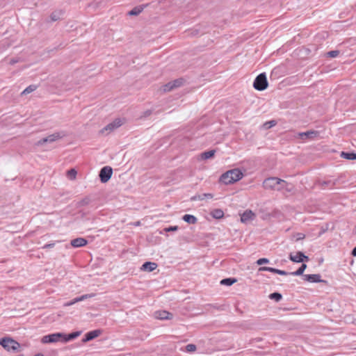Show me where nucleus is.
Segmentation results:
<instances>
[{
	"label": "nucleus",
	"mask_w": 356,
	"mask_h": 356,
	"mask_svg": "<svg viewBox=\"0 0 356 356\" xmlns=\"http://www.w3.org/2000/svg\"><path fill=\"white\" fill-rule=\"evenodd\" d=\"M81 334V331L74 332L68 334L62 332L53 333L44 336L41 339V342L42 343H52L56 342L67 343L77 338Z\"/></svg>",
	"instance_id": "1"
},
{
	"label": "nucleus",
	"mask_w": 356,
	"mask_h": 356,
	"mask_svg": "<svg viewBox=\"0 0 356 356\" xmlns=\"http://www.w3.org/2000/svg\"><path fill=\"white\" fill-rule=\"evenodd\" d=\"M243 177L242 171L239 168H234L223 173L220 177V181L229 185L241 180Z\"/></svg>",
	"instance_id": "2"
},
{
	"label": "nucleus",
	"mask_w": 356,
	"mask_h": 356,
	"mask_svg": "<svg viewBox=\"0 0 356 356\" xmlns=\"http://www.w3.org/2000/svg\"><path fill=\"white\" fill-rule=\"evenodd\" d=\"M285 181L277 178V177H270L266 179L263 182V186L266 189H276L280 190L284 184H285Z\"/></svg>",
	"instance_id": "3"
},
{
	"label": "nucleus",
	"mask_w": 356,
	"mask_h": 356,
	"mask_svg": "<svg viewBox=\"0 0 356 356\" xmlns=\"http://www.w3.org/2000/svg\"><path fill=\"white\" fill-rule=\"evenodd\" d=\"M0 345L8 351H17L20 348L19 343L10 337L0 339Z\"/></svg>",
	"instance_id": "4"
},
{
	"label": "nucleus",
	"mask_w": 356,
	"mask_h": 356,
	"mask_svg": "<svg viewBox=\"0 0 356 356\" xmlns=\"http://www.w3.org/2000/svg\"><path fill=\"white\" fill-rule=\"evenodd\" d=\"M268 81L266 75L265 73L259 74L254 79L253 83V87L259 91L264 90L268 87Z\"/></svg>",
	"instance_id": "5"
},
{
	"label": "nucleus",
	"mask_w": 356,
	"mask_h": 356,
	"mask_svg": "<svg viewBox=\"0 0 356 356\" xmlns=\"http://www.w3.org/2000/svg\"><path fill=\"white\" fill-rule=\"evenodd\" d=\"M64 136L65 134L62 132H56L38 140L36 143V145L40 146L44 145L46 143H53L58 140V139L62 138Z\"/></svg>",
	"instance_id": "6"
},
{
	"label": "nucleus",
	"mask_w": 356,
	"mask_h": 356,
	"mask_svg": "<svg viewBox=\"0 0 356 356\" xmlns=\"http://www.w3.org/2000/svg\"><path fill=\"white\" fill-rule=\"evenodd\" d=\"M113 170L109 166L102 168L99 172L100 180L102 183L107 182L111 177Z\"/></svg>",
	"instance_id": "7"
},
{
	"label": "nucleus",
	"mask_w": 356,
	"mask_h": 356,
	"mask_svg": "<svg viewBox=\"0 0 356 356\" xmlns=\"http://www.w3.org/2000/svg\"><path fill=\"white\" fill-rule=\"evenodd\" d=\"M182 83H183V79H176V80H174L172 81H170V82L165 84L162 87V90L163 92H170L172 90H173L174 88L179 87L180 86L182 85Z\"/></svg>",
	"instance_id": "8"
},
{
	"label": "nucleus",
	"mask_w": 356,
	"mask_h": 356,
	"mask_svg": "<svg viewBox=\"0 0 356 356\" xmlns=\"http://www.w3.org/2000/svg\"><path fill=\"white\" fill-rule=\"evenodd\" d=\"M256 218V214L251 210H246L241 215V221L243 223H249L254 220Z\"/></svg>",
	"instance_id": "9"
},
{
	"label": "nucleus",
	"mask_w": 356,
	"mask_h": 356,
	"mask_svg": "<svg viewBox=\"0 0 356 356\" xmlns=\"http://www.w3.org/2000/svg\"><path fill=\"white\" fill-rule=\"evenodd\" d=\"M289 259L293 262L300 263L304 261H308L309 258L305 255L302 252H297L296 254H290Z\"/></svg>",
	"instance_id": "10"
},
{
	"label": "nucleus",
	"mask_w": 356,
	"mask_h": 356,
	"mask_svg": "<svg viewBox=\"0 0 356 356\" xmlns=\"http://www.w3.org/2000/svg\"><path fill=\"white\" fill-rule=\"evenodd\" d=\"M154 316L156 318L160 320H167L172 318V314L165 310L156 311L154 312Z\"/></svg>",
	"instance_id": "11"
},
{
	"label": "nucleus",
	"mask_w": 356,
	"mask_h": 356,
	"mask_svg": "<svg viewBox=\"0 0 356 356\" xmlns=\"http://www.w3.org/2000/svg\"><path fill=\"white\" fill-rule=\"evenodd\" d=\"M102 334V331L100 330H95L90 331L86 334L85 337L82 339V341L86 343L89 341L97 337H99Z\"/></svg>",
	"instance_id": "12"
},
{
	"label": "nucleus",
	"mask_w": 356,
	"mask_h": 356,
	"mask_svg": "<svg viewBox=\"0 0 356 356\" xmlns=\"http://www.w3.org/2000/svg\"><path fill=\"white\" fill-rule=\"evenodd\" d=\"M304 279L307 282L313 283L323 282V280L321 279V275L319 274L305 275Z\"/></svg>",
	"instance_id": "13"
},
{
	"label": "nucleus",
	"mask_w": 356,
	"mask_h": 356,
	"mask_svg": "<svg viewBox=\"0 0 356 356\" xmlns=\"http://www.w3.org/2000/svg\"><path fill=\"white\" fill-rule=\"evenodd\" d=\"M70 243L74 248H81L85 246L88 243V241L83 238H76L72 240Z\"/></svg>",
	"instance_id": "14"
},
{
	"label": "nucleus",
	"mask_w": 356,
	"mask_h": 356,
	"mask_svg": "<svg viewBox=\"0 0 356 356\" xmlns=\"http://www.w3.org/2000/svg\"><path fill=\"white\" fill-rule=\"evenodd\" d=\"M259 271H268V272L275 273H277V274H279L281 275H286L288 274V273L284 270L276 269V268H274L272 267H266V266L260 267L259 268Z\"/></svg>",
	"instance_id": "15"
},
{
	"label": "nucleus",
	"mask_w": 356,
	"mask_h": 356,
	"mask_svg": "<svg viewBox=\"0 0 356 356\" xmlns=\"http://www.w3.org/2000/svg\"><path fill=\"white\" fill-rule=\"evenodd\" d=\"M213 197V195L212 193H203L201 195H196L193 196L191 200L192 201L196 200H211Z\"/></svg>",
	"instance_id": "16"
},
{
	"label": "nucleus",
	"mask_w": 356,
	"mask_h": 356,
	"mask_svg": "<svg viewBox=\"0 0 356 356\" xmlns=\"http://www.w3.org/2000/svg\"><path fill=\"white\" fill-rule=\"evenodd\" d=\"M157 267V264L154 262L147 261L144 263L141 267L143 270L152 272Z\"/></svg>",
	"instance_id": "17"
},
{
	"label": "nucleus",
	"mask_w": 356,
	"mask_h": 356,
	"mask_svg": "<svg viewBox=\"0 0 356 356\" xmlns=\"http://www.w3.org/2000/svg\"><path fill=\"white\" fill-rule=\"evenodd\" d=\"M318 135V132L315 131H309L306 132L300 133L299 136L301 138H303L304 137H307L309 138H314Z\"/></svg>",
	"instance_id": "18"
},
{
	"label": "nucleus",
	"mask_w": 356,
	"mask_h": 356,
	"mask_svg": "<svg viewBox=\"0 0 356 356\" xmlns=\"http://www.w3.org/2000/svg\"><path fill=\"white\" fill-rule=\"evenodd\" d=\"M182 219L189 224H195L197 222V218L190 214L184 215Z\"/></svg>",
	"instance_id": "19"
},
{
	"label": "nucleus",
	"mask_w": 356,
	"mask_h": 356,
	"mask_svg": "<svg viewBox=\"0 0 356 356\" xmlns=\"http://www.w3.org/2000/svg\"><path fill=\"white\" fill-rule=\"evenodd\" d=\"M211 215L216 219H220L223 217L224 212L220 209H216L211 211Z\"/></svg>",
	"instance_id": "20"
},
{
	"label": "nucleus",
	"mask_w": 356,
	"mask_h": 356,
	"mask_svg": "<svg viewBox=\"0 0 356 356\" xmlns=\"http://www.w3.org/2000/svg\"><path fill=\"white\" fill-rule=\"evenodd\" d=\"M216 153V151L215 150H209V151H207V152H204L203 153L201 154V159H209L211 157H213L214 156Z\"/></svg>",
	"instance_id": "21"
},
{
	"label": "nucleus",
	"mask_w": 356,
	"mask_h": 356,
	"mask_svg": "<svg viewBox=\"0 0 356 356\" xmlns=\"http://www.w3.org/2000/svg\"><path fill=\"white\" fill-rule=\"evenodd\" d=\"M306 268H307V265L305 264H302L301 265V266L296 271L292 272L290 274L293 276L302 275L303 274L305 270L306 269Z\"/></svg>",
	"instance_id": "22"
},
{
	"label": "nucleus",
	"mask_w": 356,
	"mask_h": 356,
	"mask_svg": "<svg viewBox=\"0 0 356 356\" xmlns=\"http://www.w3.org/2000/svg\"><path fill=\"white\" fill-rule=\"evenodd\" d=\"M341 156L344 159H348V160H355L356 159V154L351 152H341Z\"/></svg>",
	"instance_id": "23"
},
{
	"label": "nucleus",
	"mask_w": 356,
	"mask_h": 356,
	"mask_svg": "<svg viewBox=\"0 0 356 356\" xmlns=\"http://www.w3.org/2000/svg\"><path fill=\"white\" fill-rule=\"evenodd\" d=\"M236 279L234 278H226L220 281V284L226 286H231L236 282Z\"/></svg>",
	"instance_id": "24"
},
{
	"label": "nucleus",
	"mask_w": 356,
	"mask_h": 356,
	"mask_svg": "<svg viewBox=\"0 0 356 356\" xmlns=\"http://www.w3.org/2000/svg\"><path fill=\"white\" fill-rule=\"evenodd\" d=\"M116 128L115 127V125L113 124V122H111L109 123L108 124H107L105 127H104L101 132L102 134H104V132H111L112 131H113L114 129H115Z\"/></svg>",
	"instance_id": "25"
},
{
	"label": "nucleus",
	"mask_w": 356,
	"mask_h": 356,
	"mask_svg": "<svg viewBox=\"0 0 356 356\" xmlns=\"http://www.w3.org/2000/svg\"><path fill=\"white\" fill-rule=\"evenodd\" d=\"M90 202H91L90 198L89 197H86L83 198L81 200H80L77 203V205H78V207L86 206V205L89 204Z\"/></svg>",
	"instance_id": "26"
},
{
	"label": "nucleus",
	"mask_w": 356,
	"mask_h": 356,
	"mask_svg": "<svg viewBox=\"0 0 356 356\" xmlns=\"http://www.w3.org/2000/svg\"><path fill=\"white\" fill-rule=\"evenodd\" d=\"M94 296H95L94 293L85 294V295L81 296L79 297L75 298V301H77V302L83 301L88 298H90Z\"/></svg>",
	"instance_id": "27"
},
{
	"label": "nucleus",
	"mask_w": 356,
	"mask_h": 356,
	"mask_svg": "<svg viewBox=\"0 0 356 356\" xmlns=\"http://www.w3.org/2000/svg\"><path fill=\"white\" fill-rule=\"evenodd\" d=\"M37 87L35 85H31L26 88L22 92V95L29 94L36 90Z\"/></svg>",
	"instance_id": "28"
},
{
	"label": "nucleus",
	"mask_w": 356,
	"mask_h": 356,
	"mask_svg": "<svg viewBox=\"0 0 356 356\" xmlns=\"http://www.w3.org/2000/svg\"><path fill=\"white\" fill-rule=\"evenodd\" d=\"M143 11V8L140 7H135L128 13L129 15H138Z\"/></svg>",
	"instance_id": "29"
},
{
	"label": "nucleus",
	"mask_w": 356,
	"mask_h": 356,
	"mask_svg": "<svg viewBox=\"0 0 356 356\" xmlns=\"http://www.w3.org/2000/svg\"><path fill=\"white\" fill-rule=\"evenodd\" d=\"M67 176L70 179L73 180L76 178V171L74 169H70L67 171Z\"/></svg>",
	"instance_id": "30"
},
{
	"label": "nucleus",
	"mask_w": 356,
	"mask_h": 356,
	"mask_svg": "<svg viewBox=\"0 0 356 356\" xmlns=\"http://www.w3.org/2000/svg\"><path fill=\"white\" fill-rule=\"evenodd\" d=\"M269 298L270 299H274L276 301H280L282 299V296L279 293H273L270 294Z\"/></svg>",
	"instance_id": "31"
},
{
	"label": "nucleus",
	"mask_w": 356,
	"mask_h": 356,
	"mask_svg": "<svg viewBox=\"0 0 356 356\" xmlns=\"http://www.w3.org/2000/svg\"><path fill=\"white\" fill-rule=\"evenodd\" d=\"M276 124V122L275 120H270L265 122L264 124V127L265 129H270L274 127Z\"/></svg>",
	"instance_id": "32"
},
{
	"label": "nucleus",
	"mask_w": 356,
	"mask_h": 356,
	"mask_svg": "<svg viewBox=\"0 0 356 356\" xmlns=\"http://www.w3.org/2000/svg\"><path fill=\"white\" fill-rule=\"evenodd\" d=\"M196 350V346L192 343L188 344L186 346V350L187 352H194Z\"/></svg>",
	"instance_id": "33"
},
{
	"label": "nucleus",
	"mask_w": 356,
	"mask_h": 356,
	"mask_svg": "<svg viewBox=\"0 0 356 356\" xmlns=\"http://www.w3.org/2000/svg\"><path fill=\"white\" fill-rule=\"evenodd\" d=\"M339 54V51L337 50L330 51L327 53V56L331 58H335Z\"/></svg>",
	"instance_id": "34"
},
{
	"label": "nucleus",
	"mask_w": 356,
	"mask_h": 356,
	"mask_svg": "<svg viewBox=\"0 0 356 356\" xmlns=\"http://www.w3.org/2000/svg\"><path fill=\"white\" fill-rule=\"evenodd\" d=\"M177 230H178V227L177 226H170V227H165L163 229V231L165 232H175V231H177Z\"/></svg>",
	"instance_id": "35"
},
{
	"label": "nucleus",
	"mask_w": 356,
	"mask_h": 356,
	"mask_svg": "<svg viewBox=\"0 0 356 356\" xmlns=\"http://www.w3.org/2000/svg\"><path fill=\"white\" fill-rule=\"evenodd\" d=\"M113 123V124L115 125V127L117 129L118 127H120L123 122L121 119H115L114 121L112 122Z\"/></svg>",
	"instance_id": "36"
},
{
	"label": "nucleus",
	"mask_w": 356,
	"mask_h": 356,
	"mask_svg": "<svg viewBox=\"0 0 356 356\" xmlns=\"http://www.w3.org/2000/svg\"><path fill=\"white\" fill-rule=\"evenodd\" d=\"M269 262V260L266 258H261V259H259L257 261V264L258 265H262V264H268Z\"/></svg>",
	"instance_id": "37"
},
{
	"label": "nucleus",
	"mask_w": 356,
	"mask_h": 356,
	"mask_svg": "<svg viewBox=\"0 0 356 356\" xmlns=\"http://www.w3.org/2000/svg\"><path fill=\"white\" fill-rule=\"evenodd\" d=\"M78 302L77 301H75V298H74L72 300L70 301V302H65L64 304V306L65 307H70L71 305H73L74 304Z\"/></svg>",
	"instance_id": "38"
},
{
	"label": "nucleus",
	"mask_w": 356,
	"mask_h": 356,
	"mask_svg": "<svg viewBox=\"0 0 356 356\" xmlns=\"http://www.w3.org/2000/svg\"><path fill=\"white\" fill-rule=\"evenodd\" d=\"M51 17L53 21H56L57 20L58 18H59V16L56 15V13H53L51 15Z\"/></svg>",
	"instance_id": "39"
},
{
	"label": "nucleus",
	"mask_w": 356,
	"mask_h": 356,
	"mask_svg": "<svg viewBox=\"0 0 356 356\" xmlns=\"http://www.w3.org/2000/svg\"><path fill=\"white\" fill-rule=\"evenodd\" d=\"M54 243H49V244H46L43 246V248H53L54 246Z\"/></svg>",
	"instance_id": "40"
},
{
	"label": "nucleus",
	"mask_w": 356,
	"mask_h": 356,
	"mask_svg": "<svg viewBox=\"0 0 356 356\" xmlns=\"http://www.w3.org/2000/svg\"><path fill=\"white\" fill-rule=\"evenodd\" d=\"M305 238V235L303 234H298V239H302Z\"/></svg>",
	"instance_id": "41"
},
{
	"label": "nucleus",
	"mask_w": 356,
	"mask_h": 356,
	"mask_svg": "<svg viewBox=\"0 0 356 356\" xmlns=\"http://www.w3.org/2000/svg\"><path fill=\"white\" fill-rule=\"evenodd\" d=\"M352 255L354 256V257H356V246L355 247V248L352 251Z\"/></svg>",
	"instance_id": "42"
},
{
	"label": "nucleus",
	"mask_w": 356,
	"mask_h": 356,
	"mask_svg": "<svg viewBox=\"0 0 356 356\" xmlns=\"http://www.w3.org/2000/svg\"><path fill=\"white\" fill-rule=\"evenodd\" d=\"M17 62V60L11 59L10 61V63L13 65V64L16 63Z\"/></svg>",
	"instance_id": "43"
},
{
	"label": "nucleus",
	"mask_w": 356,
	"mask_h": 356,
	"mask_svg": "<svg viewBox=\"0 0 356 356\" xmlns=\"http://www.w3.org/2000/svg\"><path fill=\"white\" fill-rule=\"evenodd\" d=\"M140 225V222H139V221H138V222H136V224H135V225H136V226H137V225Z\"/></svg>",
	"instance_id": "44"
}]
</instances>
